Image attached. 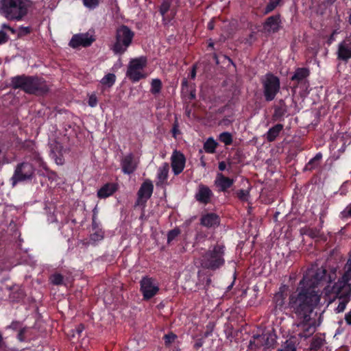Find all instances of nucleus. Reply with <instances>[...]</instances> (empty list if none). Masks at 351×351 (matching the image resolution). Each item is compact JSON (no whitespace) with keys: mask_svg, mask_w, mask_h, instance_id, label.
<instances>
[{"mask_svg":"<svg viewBox=\"0 0 351 351\" xmlns=\"http://www.w3.org/2000/svg\"><path fill=\"white\" fill-rule=\"evenodd\" d=\"M350 23L351 24V14H350Z\"/></svg>","mask_w":351,"mask_h":351,"instance_id":"nucleus-59","label":"nucleus"},{"mask_svg":"<svg viewBox=\"0 0 351 351\" xmlns=\"http://www.w3.org/2000/svg\"><path fill=\"white\" fill-rule=\"evenodd\" d=\"M325 341L322 337H315L313 339L311 346L312 349L317 350L322 347Z\"/></svg>","mask_w":351,"mask_h":351,"instance_id":"nucleus-33","label":"nucleus"},{"mask_svg":"<svg viewBox=\"0 0 351 351\" xmlns=\"http://www.w3.org/2000/svg\"><path fill=\"white\" fill-rule=\"evenodd\" d=\"M117 189V185L116 184L107 183L97 191V195L99 198H106L112 195Z\"/></svg>","mask_w":351,"mask_h":351,"instance_id":"nucleus-22","label":"nucleus"},{"mask_svg":"<svg viewBox=\"0 0 351 351\" xmlns=\"http://www.w3.org/2000/svg\"><path fill=\"white\" fill-rule=\"evenodd\" d=\"M186 164V158L184 155L179 151L174 150L171 156V165L173 173L175 176L180 174Z\"/></svg>","mask_w":351,"mask_h":351,"instance_id":"nucleus-14","label":"nucleus"},{"mask_svg":"<svg viewBox=\"0 0 351 351\" xmlns=\"http://www.w3.org/2000/svg\"><path fill=\"white\" fill-rule=\"evenodd\" d=\"M217 146V143L213 138H208L204 144V149L206 152L213 154Z\"/></svg>","mask_w":351,"mask_h":351,"instance_id":"nucleus-27","label":"nucleus"},{"mask_svg":"<svg viewBox=\"0 0 351 351\" xmlns=\"http://www.w3.org/2000/svg\"><path fill=\"white\" fill-rule=\"evenodd\" d=\"M162 89V82L160 79H153L151 82L150 92L152 94L158 95Z\"/></svg>","mask_w":351,"mask_h":351,"instance_id":"nucleus-28","label":"nucleus"},{"mask_svg":"<svg viewBox=\"0 0 351 351\" xmlns=\"http://www.w3.org/2000/svg\"><path fill=\"white\" fill-rule=\"evenodd\" d=\"M176 338V335L174 334L170 333L167 334L165 336V341L166 343H171L173 342Z\"/></svg>","mask_w":351,"mask_h":351,"instance_id":"nucleus-44","label":"nucleus"},{"mask_svg":"<svg viewBox=\"0 0 351 351\" xmlns=\"http://www.w3.org/2000/svg\"><path fill=\"white\" fill-rule=\"evenodd\" d=\"M171 5L170 0H164L160 8V12L162 16H165V14L169 11Z\"/></svg>","mask_w":351,"mask_h":351,"instance_id":"nucleus-36","label":"nucleus"},{"mask_svg":"<svg viewBox=\"0 0 351 351\" xmlns=\"http://www.w3.org/2000/svg\"><path fill=\"white\" fill-rule=\"evenodd\" d=\"M340 217L343 219L351 218V203L348 204L346 208L340 213Z\"/></svg>","mask_w":351,"mask_h":351,"instance_id":"nucleus-34","label":"nucleus"},{"mask_svg":"<svg viewBox=\"0 0 351 351\" xmlns=\"http://www.w3.org/2000/svg\"><path fill=\"white\" fill-rule=\"evenodd\" d=\"M116 80V76L113 73H108L101 80V83L103 85L108 86L109 87L112 86Z\"/></svg>","mask_w":351,"mask_h":351,"instance_id":"nucleus-29","label":"nucleus"},{"mask_svg":"<svg viewBox=\"0 0 351 351\" xmlns=\"http://www.w3.org/2000/svg\"><path fill=\"white\" fill-rule=\"evenodd\" d=\"M224 246L217 245L213 249H209L202 256L201 265L204 268L212 270L219 268L224 264Z\"/></svg>","mask_w":351,"mask_h":351,"instance_id":"nucleus-4","label":"nucleus"},{"mask_svg":"<svg viewBox=\"0 0 351 351\" xmlns=\"http://www.w3.org/2000/svg\"><path fill=\"white\" fill-rule=\"evenodd\" d=\"M98 100L95 94H91L88 97V104L90 107H95L97 105Z\"/></svg>","mask_w":351,"mask_h":351,"instance_id":"nucleus-41","label":"nucleus"},{"mask_svg":"<svg viewBox=\"0 0 351 351\" xmlns=\"http://www.w3.org/2000/svg\"><path fill=\"white\" fill-rule=\"evenodd\" d=\"M335 40V36L333 34H331L329 39H328V43H332Z\"/></svg>","mask_w":351,"mask_h":351,"instance_id":"nucleus-51","label":"nucleus"},{"mask_svg":"<svg viewBox=\"0 0 351 351\" xmlns=\"http://www.w3.org/2000/svg\"><path fill=\"white\" fill-rule=\"evenodd\" d=\"M187 84V81L186 80H183L182 82V85H186Z\"/></svg>","mask_w":351,"mask_h":351,"instance_id":"nucleus-57","label":"nucleus"},{"mask_svg":"<svg viewBox=\"0 0 351 351\" xmlns=\"http://www.w3.org/2000/svg\"><path fill=\"white\" fill-rule=\"evenodd\" d=\"M219 139L226 145H230L232 143V136L230 133L225 132L220 134Z\"/></svg>","mask_w":351,"mask_h":351,"instance_id":"nucleus-31","label":"nucleus"},{"mask_svg":"<svg viewBox=\"0 0 351 351\" xmlns=\"http://www.w3.org/2000/svg\"><path fill=\"white\" fill-rule=\"evenodd\" d=\"M140 291L143 299L148 300L157 295L159 291V284L156 279L144 276L140 281Z\"/></svg>","mask_w":351,"mask_h":351,"instance_id":"nucleus-11","label":"nucleus"},{"mask_svg":"<svg viewBox=\"0 0 351 351\" xmlns=\"http://www.w3.org/2000/svg\"><path fill=\"white\" fill-rule=\"evenodd\" d=\"M321 158H322V154L319 153L317 154L313 158H312L308 162V163L306 165V168L308 169H311L313 167L317 166Z\"/></svg>","mask_w":351,"mask_h":351,"instance_id":"nucleus-32","label":"nucleus"},{"mask_svg":"<svg viewBox=\"0 0 351 351\" xmlns=\"http://www.w3.org/2000/svg\"><path fill=\"white\" fill-rule=\"evenodd\" d=\"M265 99L272 101L280 90V80L272 74H267L262 80Z\"/></svg>","mask_w":351,"mask_h":351,"instance_id":"nucleus-9","label":"nucleus"},{"mask_svg":"<svg viewBox=\"0 0 351 351\" xmlns=\"http://www.w3.org/2000/svg\"><path fill=\"white\" fill-rule=\"evenodd\" d=\"M180 233V231L179 229H173L169 232L167 234V242L170 243L173 239H175Z\"/></svg>","mask_w":351,"mask_h":351,"instance_id":"nucleus-40","label":"nucleus"},{"mask_svg":"<svg viewBox=\"0 0 351 351\" xmlns=\"http://www.w3.org/2000/svg\"><path fill=\"white\" fill-rule=\"evenodd\" d=\"M154 190V186L152 181L147 180H145L141 186L137 195L138 205L145 204L152 196Z\"/></svg>","mask_w":351,"mask_h":351,"instance_id":"nucleus-16","label":"nucleus"},{"mask_svg":"<svg viewBox=\"0 0 351 351\" xmlns=\"http://www.w3.org/2000/svg\"><path fill=\"white\" fill-rule=\"evenodd\" d=\"M234 183V180L225 176L221 173H217L214 182L215 186L219 191L225 192Z\"/></svg>","mask_w":351,"mask_h":351,"instance_id":"nucleus-19","label":"nucleus"},{"mask_svg":"<svg viewBox=\"0 0 351 351\" xmlns=\"http://www.w3.org/2000/svg\"><path fill=\"white\" fill-rule=\"evenodd\" d=\"M77 330V332L80 334L84 330V326L82 325H80V326H78Z\"/></svg>","mask_w":351,"mask_h":351,"instance_id":"nucleus-53","label":"nucleus"},{"mask_svg":"<svg viewBox=\"0 0 351 351\" xmlns=\"http://www.w3.org/2000/svg\"><path fill=\"white\" fill-rule=\"evenodd\" d=\"M95 40V36L89 32L77 34L72 36L69 46L72 48L87 47Z\"/></svg>","mask_w":351,"mask_h":351,"instance_id":"nucleus-12","label":"nucleus"},{"mask_svg":"<svg viewBox=\"0 0 351 351\" xmlns=\"http://www.w3.org/2000/svg\"><path fill=\"white\" fill-rule=\"evenodd\" d=\"M279 24L280 17L278 16H272L267 19L265 23V29L269 32H276L279 28Z\"/></svg>","mask_w":351,"mask_h":351,"instance_id":"nucleus-23","label":"nucleus"},{"mask_svg":"<svg viewBox=\"0 0 351 351\" xmlns=\"http://www.w3.org/2000/svg\"><path fill=\"white\" fill-rule=\"evenodd\" d=\"M138 163L139 158H135L133 154H126L121 160L122 172L128 175L132 173L137 169Z\"/></svg>","mask_w":351,"mask_h":351,"instance_id":"nucleus-15","label":"nucleus"},{"mask_svg":"<svg viewBox=\"0 0 351 351\" xmlns=\"http://www.w3.org/2000/svg\"><path fill=\"white\" fill-rule=\"evenodd\" d=\"M35 172L33 165L28 162L19 163L10 178L11 184L14 187L18 183L31 180Z\"/></svg>","mask_w":351,"mask_h":351,"instance_id":"nucleus-7","label":"nucleus"},{"mask_svg":"<svg viewBox=\"0 0 351 351\" xmlns=\"http://www.w3.org/2000/svg\"><path fill=\"white\" fill-rule=\"evenodd\" d=\"M208 28L209 29H213L214 28V24L213 21H210L208 24Z\"/></svg>","mask_w":351,"mask_h":351,"instance_id":"nucleus-52","label":"nucleus"},{"mask_svg":"<svg viewBox=\"0 0 351 351\" xmlns=\"http://www.w3.org/2000/svg\"><path fill=\"white\" fill-rule=\"evenodd\" d=\"M84 6L89 9H95L99 3V0H83Z\"/></svg>","mask_w":351,"mask_h":351,"instance_id":"nucleus-39","label":"nucleus"},{"mask_svg":"<svg viewBox=\"0 0 351 351\" xmlns=\"http://www.w3.org/2000/svg\"><path fill=\"white\" fill-rule=\"evenodd\" d=\"M2 28L8 29L10 30L11 32H14V29L12 28H11L8 25H7L5 23L2 25Z\"/></svg>","mask_w":351,"mask_h":351,"instance_id":"nucleus-49","label":"nucleus"},{"mask_svg":"<svg viewBox=\"0 0 351 351\" xmlns=\"http://www.w3.org/2000/svg\"><path fill=\"white\" fill-rule=\"evenodd\" d=\"M201 165L203 166V167H205L206 166V162L205 161L203 160V157L201 158Z\"/></svg>","mask_w":351,"mask_h":351,"instance_id":"nucleus-54","label":"nucleus"},{"mask_svg":"<svg viewBox=\"0 0 351 351\" xmlns=\"http://www.w3.org/2000/svg\"><path fill=\"white\" fill-rule=\"evenodd\" d=\"M169 165L167 162H163L158 169L156 174L157 186H165L167 185L169 177Z\"/></svg>","mask_w":351,"mask_h":351,"instance_id":"nucleus-20","label":"nucleus"},{"mask_svg":"<svg viewBox=\"0 0 351 351\" xmlns=\"http://www.w3.org/2000/svg\"><path fill=\"white\" fill-rule=\"evenodd\" d=\"M221 123H222V124H225V125H228V121H226V119H223V120L221 121Z\"/></svg>","mask_w":351,"mask_h":351,"instance_id":"nucleus-55","label":"nucleus"},{"mask_svg":"<svg viewBox=\"0 0 351 351\" xmlns=\"http://www.w3.org/2000/svg\"><path fill=\"white\" fill-rule=\"evenodd\" d=\"M257 340L260 341H264L262 346H265V348H269L274 343V339L271 334L266 333L257 337Z\"/></svg>","mask_w":351,"mask_h":351,"instance_id":"nucleus-26","label":"nucleus"},{"mask_svg":"<svg viewBox=\"0 0 351 351\" xmlns=\"http://www.w3.org/2000/svg\"><path fill=\"white\" fill-rule=\"evenodd\" d=\"M25 332V329L23 328L20 330L19 333L18 334V339L20 341H23L25 340V338L23 337V334Z\"/></svg>","mask_w":351,"mask_h":351,"instance_id":"nucleus-45","label":"nucleus"},{"mask_svg":"<svg viewBox=\"0 0 351 351\" xmlns=\"http://www.w3.org/2000/svg\"><path fill=\"white\" fill-rule=\"evenodd\" d=\"M351 257L348 256L345 265L342 269L341 277L337 282L330 284L332 289L335 290L351 291Z\"/></svg>","mask_w":351,"mask_h":351,"instance_id":"nucleus-10","label":"nucleus"},{"mask_svg":"<svg viewBox=\"0 0 351 351\" xmlns=\"http://www.w3.org/2000/svg\"><path fill=\"white\" fill-rule=\"evenodd\" d=\"M195 76H196V66L194 65L193 67V69L191 71V79H195Z\"/></svg>","mask_w":351,"mask_h":351,"instance_id":"nucleus-48","label":"nucleus"},{"mask_svg":"<svg viewBox=\"0 0 351 351\" xmlns=\"http://www.w3.org/2000/svg\"><path fill=\"white\" fill-rule=\"evenodd\" d=\"M325 276L324 268L312 266L304 274L296 292L289 296L288 306L296 317L295 331L301 337H308L315 331V321L311 315L320 297L314 288Z\"/></svg>","mask_w":351,"mask_h":351,"instance_id":"nucleus-1","label":"nucleus"},{"mask_svg":"<svg viewBox=\"0 0 351 351\" xmlns=\"http://www.w3.org/2000/svg\"><path fill=\"white\" fill-rule=\"evenodd\" d=\"M11 82L14 88H21L27 93H36L47 90L45 81L38 77L16 76L12 79Z\"/></svg>","mask_w":351,"mask_h":351,"instance_id":"nucleus-3","label":"nucleus"},{"mask_svg":"<svg viewBox=\"0 0 351 351\" xmlns=\"http://www.w3.org/2000/svg\"><path fill=\"white\" fill-rule=\"evenodd\" d=\"M287 287L282 285L279 288L278 291L275 293L273 298L274 310L276 313L278 311H283L289 307L288 303H287Z\"/></svg>","mask_w":351,"mask_h":351,"instance_id":"nucleus-13","label":"nucleus"},{"mask_svg":"<svg viewBox=\"0 0 351 351\" xmlns=\"http://www.w3.org/2000/svg\"><path fill=\"white\" fill-rule=\"evenodd\" d=\"M348 256L351 257V248H350V252L348 253Z\"/></svg>","mask_w":351,"mask_h":351,"instance_id":"nucleus-58","label":"nucleus"},{"mask_svg":"<svg viewBox=\"0 0 351 351\" xmlns=\"http://www.w3.org/2000/svg\"><path fill=\"white\" fill-rule=\"evenodd\" d=\"M339 33V32L337 31V29H335L333 31V32L332 33V34H333L334 36H335L336 34H337Z\"/></svg>","mask_w":351,"mask_h":351,"instance_id":"nucleus-56","label":"nucleus"},{"mask_svg":"<svg viewBox=\"0 0 351 351\" xmlns=\"http://www.w3.org/2000/svg\"><path fill=\"white\" fill-rule=\"evenodd\" d=\"M31 32V28L29 27L21 26L19 28V34L20 36H24Z\"/></svg>","mask_w":351,"mask_h":351,"instance_id":"nucleus-42","label":"nucleus"},{"mask_svg":"<svg viewBox=\"0 0 351 351\" xmlns=\"http://www.w3.org/2000/svg\"><path fill=\"white\" fill-rule=\"evenodd\" d=\"M226 165L225 162L222 161L219 163V169L221 171H224L226 169Z\"/></svg>","mask_w":351,"mask_h":351,"instance_id":"nucleus-47","label":"nucleus"},{"mask_svg":"<svg viewBox=\"0 0 351 351\" xmlns=\"http://www.w3.org/2000/svg\"><path fill=\"white\" fill-rule=\"evenodd\" d=\"M345 319L348 324L351 325V311L346 314Z\"/></svg>","mask_w":351,"mask_h":351,"instance_id":"nucleus-46","label":"nucleus"},{"mask_svg":"<svg viewBox=\"0 0 351 351\" xmlns=\"http://www.w3.org/2000/svg\"><path fill=\"white\" fill-rule=\"evenodd\" d=\"M219 217L215 213H207L202 216L201 224L207 228H215L219 225Z\"/></svg>","mask_w":351,"mask_h":351,"instance_id":"nucleus-21","label":"nucleus"},{"mask_svg":"<svg viewBox=\"0 0 351 351\" xmlns=\"http://www.w3.org/2000/svg\"><path fill=\"white\" fill-rule=\"evenodd\" d=\"M278 351H296L295 343L291 340H287Z\"/></svg>","mask_w":351,"mask_h":351,"instance_id":"nucleus-30","label":"nucleus"},{"mask_svg":"<svg viewBox=\"0 0 351 351\" xmlns=\"http://www.w3.org/2000/svg\"><path fill=\"white\" fill-rule=\"evenodd\" d=\"M146 66L147 59L143 56L130 60L128 66L126 76L133 83L146 78L147 76V73L145 71Z\"/></svg>","mask_w":351,"mask_h":351,"instance_id":"nucleus-6","label":"nucleus"},{"mask_svg":"<svg viewBox=\"0 0 351 351\" xmlns=\"http://www.w3.org/2000/svg\"><path fill=\"white\" fill-rule=\"evenodd\" d=\"M213 196V193L208 186L204 184H199L195 197L197 202L204 204H207L210 202Z\"/></svg>","mask_w":351,"mask_h":351,"instance_id":"nucleus-18","label":"nucleus"},{"mask_svg":"<svg viewBox=\"0 0 351 351\" xmlns=\"http://www.w3.org/2000/svg\"><path fill=\"white\" fill-rule=\"evenodd\" d=\"M50 281L52 284L59 285L62 283L63 276L60 274H54L51 276Z\"/></svg>","mask_w":351,"mask_h":351,"instance_id":"nucleus-35","label":"nucleus"},{"mask_svg":"<svg viewBox=\"0 0 351 351\" xmlns=\"http://www.w3.org/2000/svg\"><path fill=\"white\" fill-rule=\"evenodd\" d=\"M324 294L330 298L331 301L335 299H339L338 306L335 308V311L336 313H339L346 309V307L350 300L351 291L339 290L337 291L332 289L331 285H328L324 289Z\"/></svg>","mask_w":351,"mask_h":351,"instance_id":"nucleus-8","label":"nucleus"},{"mask_svg":"<svg viewBox=\"0 0 351 351\" xmlns=\"http://www.w3.org/2000/svg\"><path fill=\"white\" fill-rule=\"evenodd\" d=\"M237 197L241 201H247L250 193L248 190L241 189L237 193Z\"/></svg>","mask_w":351,"mask_h":351,"instance_id":"nucleus-38","label":"nucleus"},{"mask_svg":"<svg viewBox=\"0 0 351 351\" xmlns=\"http://www.w3.org/2000/svg\"><path fill=\"white\" fill-rule=\"evenodd\" d=\"M32 5L29 0H0V14L8 20L20 21Z\"/></svg>","mask_w":351,"mask_h":351,"instance_id":"nucleus-2","label":"nucleus"},{"mask_svg":"<svg viewBox=\"0 0 351 351\" xmlns=\"http://www.w3.org/2000/svg\"><path fill=\"white\" fill-rule=\"evenodd\" d=\"M283 130V125L278 123L271 128L267 132L266 138L269 142L275 141L276 137L279 135L280 132Z\"/></svg>","mask_w":351,"mask_h":351,"instance_id":"nucleus-24","label":"nucleus"},{"mask_svg":"<svg viewBox=\"0 0 351 351\" xmlns=\"http://www.w3.org/2000/svg\"><path fill=\"white\" fill-rule=\"evenodd\" d=\"M134 32L127 26L121 25L116 32V39L111 49L115 54H123L131 45Z\"/></svg>","mask_w":351,"mask_h":351,"instance_id":"nucleus-5","label":"nucleus"},{"mask_svg":"<svg viewBox=\"0 0 351 351\" xmlns=\"http://www.w3.org/2000/svg\"><path fill=\"white\" fill-rule=\"evenodd\" d=\"M56 162L58 165H62L63 164V160H62V159L61 158H57L56 159Z\"/></svg>","mask_w":351,"mask_h":351,"instance_id":"nucleus-50","label":"nucleus"},{"mask_svg":"<svg viewBox=\"0 0 351 351\" xmlns=\"http://www.w3.org/2000/svg\"><path fill=\"white\" fill-rule=\"evenodd\" d=\"M280 1L281 0H270L265 8V13H269L274 10Z\"/></svg>","mask_w":351,"mask_h":351,"instance_id":"nucleus-37","label":"nucleus"},{"mask_svg":"<svg viewBox=\"0 0 351 351\" xmlns=\"http://www.w3.org/2000/svg\"><path fill=\"white\" fill-rule=\"evenodd\" d=\"M308 69L306 68H298L295 70L294 75L291 77V80H295L299 82L308 77Z\"/></svg>","mask_w":351,"mask_h":351,"instance_id":"nucleus-25","label":"nucleus"},{"mask_svg":"<svg viewBox=\"0 0 351 351\" xmlns=\"http://www.w3.org/2000/svg\"><path fill=\"white\" fill-rule=\"evenodd\" d=\"M337 58L344 61L351 58V36L346 37L339 44Z\"/></svg>","mask_w":351,"mask_h":351,"instance_id":"nucleus-17","label":"nucleus"},{"mask_svg":"<svg viewBox=\"0 0 351 351\" xmlns=\"http://www.w3.org/2000/svg\"><path fill=\"white\" fill-rule=\"evenodd\" d=\"M8 40V36L5 32L0 30V45L5 43Z\"/></svg>","mask_w":351,"mask_h":351,"instance_id":"nucleus-43","label":"nucleus"}]
</instances>
